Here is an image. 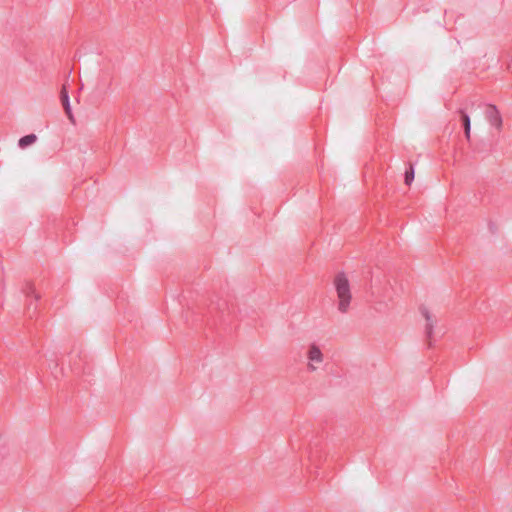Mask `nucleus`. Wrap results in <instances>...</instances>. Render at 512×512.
<instances>
[{"label": "nucleus", "instance_id": "obj_3", "mask_svg": "<svg viewBox=\"0 0 512 512\" xmlns=\"http://www.w3.org/2000/svg\"><path fill=\"white\" fill-rule=\"evenodd\" d=\"M486 117L490 124L498 131L502 128V117L499 110L494 105H488L486 108Z\"/></svg>", "mask_w": 512, "mask_h": 512}, {"label": "nucleus", "instance_id": "obj_5", "mask_svg": "<svg viewBox=\"0 0 512 512\" xmlns=\"http://www.w3.org/2000/svg\"><path fill=\"white\" fill-rule=\"evenodd\" d=\"M61 101H62L64 110H65L67 116L69 117V119H72L73 116H72V112H71L69 98H68L65 88H63L61 91Z\"/></svg>", "mask_w": 512, "mask_h": 512}, {"label": "nucleus", "instance_id": "obj_6", "mask_svg": "<svg viewBox=\"0 0 512 512\" xmlns=\"http://www.w3.org/2000/svg\"><path fill=\"white\" fill-rule=\"evenodd\" d=\"M36 139L37 138L34 134L26 135L19 140V146L21 148H25L26 146L33 144Z\"/></svg>", "mask_w": 512, "mask_h": 512}, {"label": "nucleus", "instance_id": "obj_2", "mask_svg": "<svg viewBox=\"0 0 512 512\" xmlns=\"http://www.w3.org/2000/svg\"><path fill=\"white\" fill-rule=\"evenodd\" d=\"M306 368L308 372L315 373L324 362V353L316 343H310L306 350Z\"/></svg>", "mask_w": 512, "mask_h": 512}, {"label": "nucleus", "instance_id": "obj_4", "mask_svg": "<svg viewBox=\"0 0 512 512\" xmlns=\"http://www.w3.org/2000/svg\"><path fill=\"white\" fill-rule=\"evenodd\" d=\"M460 115H461V119H462L463 126H464L465 137H466L467 140H470V137H471V120H470V117L464 111H460Z\"/></svg>", "mask_w": 512, "mask_h": 512}, {"label": "nucleus", "instance_id": "obj_1", "mask_svg": "<svg viewBox=\"0 0 512 512\" xmlns=\"http://www.w3.org/2000/svg\"><path fill=\"white\" fill-rule=\"evenodd\" d=\"M332 284L337 298V310L345 314L350 310L353 300L351 281L346 273L338 272L333 277Z\"/></svg>", "mask_w": 512, "mask_h": 512}, {"label": "nucleus", "instance_id": "obj_7", "mask_svg": "<svg viewBox=\"0 0 512 512\" xmlns=\"http://www.w3.org/2000/svg\"><path fill=\"white\" fill-rule=\"evenodd\" d=\"M414 180V169L412 166H410L409 170L405 173V183L407 185H411V183Z\"/></svg>", "mask_w": 512, "mask_h": 512}]
</instances>
